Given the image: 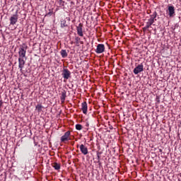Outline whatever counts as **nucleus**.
<instances>
[{
  "mask_svg": "<svg viewBox=\"0 0 181 181\" xmlns=\"http://www.w3.org/2000/svg\"><path fill=\"white\" fill-rule=\"evenodd\" d=\"M28 47L21 46L18 49V69H20V72L23 71V67H25V64L26 63V49Z\"/></svg>",
  "mask_w": 181,
  "mask_h": 181,
  "instance_id": "f257e3e1",
  "label": "nucleus"
},
{
  "mask_svg": "<svg viewBox=\"0 0 181 181\" xmlns=\"http://www.w3.org/2000/svg\"><path fill=\"white\" fill-rule=\"evenodd\" d=\"M158 16V13L156 11L153 12L152 14L150 15V18L146 23V25L143 28V30L145 32L148 30L149 28H151V25L155 23V21H156V17Z\"/></svg>",
  "mask_w": 181,
  "mask_h": 181,
  "instance_id": "f03ea898",
  "label": "nucleus"
},
{
  "mask_svg": "<svg viewBox=\"0 0 181 181\" xmlns=\"http://www.w3.org/2000/svg\"><path fill=\"white\" fill-rule=\"evenodd\" d=\"M158 16V13L156 11L153 12L152 14L150 15V18L146 23V25L143 28V30L145 32L148 30L149 28H151V25L155 23V21H156V17Z\"/></svg>",
  "mask_w": 181,
  "mask_h": 181,
  "instance_id": "7ed1b4c3",
  "label": "nucleus"
},
{
  "mask_svg": "<svg viewBox=\"0 0 181 181\" xmlns=\"http://www.w3.org/2000/svg\"><path fill=\"white\" fill-rule=\"evenodd\" d=\"M62 77L65 80H69L70 77H71V72H70L67 69H64L62 71Z\"/></svg>",
  "mask_w": 181,
  "mask_h": 181,
  "instance_id": "20e7f679",
  "label": "nucleus"
},
{
  "mask_svg": "<svg viewBox=\"0 0 181 181\" xmlns=\"http://www.w3.org/2000/svg\"><path fill=\"white\" fill-rule=\"evenodd\" d=\"M105 50V46L104 45V44H98L97 45L95 52L98 54H101V53H104Z\"/></svg>",
  "mask_w": 181,
  "mask_h": 181,
  "instance_id": "39448f33",
  "label": "nucleus"
},
{
  "mask_svg": "<svg viewBox=\"0 0 181 181\" xmlns=\"http://www.w3.org/2000/svg\"><path fill=\"white\" fill-rule=\"evenodd\" d=\"M144 71V64H141L137 65L133 70V73L135 74H139V73H142Z\"/></svg>",
  "mask_w": 181,
  "mask_h": 181,
  "instance_id": "423d86ee",
  "label": "nucleus"
},
{
  "mask_svg": "<svg viewBox=\"0 0 181 181\" xmlns=\"http://www.w3.org/2000/svg\"><path fill=\"white\" fill-rule=\"evenodd\" d=\"M167 12H168L170 18H173L176 15L175 13V6H168Z\"/></svg>",
  "mask_w": 181,
  "mask_h": 181,
  "instance_id": "0eeeda50",
  "label": "nucleus"
},
{
  "mask_svg": "<svg viewBox=\"0 0 181 181\" xmlns=\"http://www.w3.org/2000/svg\"><path fill=\"white\" fill-rule=\"evenodd\" d=\"M18 22V11L10 18V25H16Z\"/></svg>",
  "mask_w": 181,
  "mask_h": 181,
  "instance_id": "6e6552de",
  "label": "nucleus"
},
{
  "mask_svg": "<svg viewBox=\"0 0 181 181\" xmlns=\"http://www.w3.org/2000/svg\"><path fill=\"white\" fill-rule=\"evenodd\" d=\"M76 30L78 36L83 37L84 34L83 33V24L79 23L78 26L76 27Z\"/></svg>",
  "mask_w": 181,
  "mask_h": 181,
  "instance_id": "1a4fd4ad",
  "label": "nucleus"
},
{
  "mask_svg": "<svg viewBox=\"0 0 181 181\" xmlns=\"http://www.w3.org/2000/svg\"><path fill=\"white\" fill-rule=\"evenodd\" d=\"M79 149L83 155H87L88 153V148L84 144H81L79 146Z\"/></svg>",
  "mask_w": 181,
  "mask_h": 181,
  "instance_id": "9d476101",
  "label": "nucleus"
},
{
  "mask_svg": "<svg viewBox=\"0 0 181 181\" xmlns=\"http://www.w3.org/2000/svg\"><path fill=\"white\" fill-rule=\"evenodd\" d=\"M70 136V132L68 131L65 132L64 135L61 137V142H66V141H69V137Z\"/></svg>",
  "mask_w": 181,
  "mask_h": 181,
  "instance_id": "9b49d317",
  "label": "nucleus"
},
{
  "mask_svg": "<svg viewBox=\"0 0 181 181\" xmlns=\"http://www.w3.org/2000/svg\"><path fill=\"white\" fill-rule=\"evenodd\" d=\"M66 97H67L66 92L65 90H63L61 93V97H60V100L62 103H64V101H66Z\"/></svg>",
  "mask_w": 181,
  "mask_h": 181,
  "instance_id": "f8f14e48",
  "label": "nucleus"
},
{
  "mask_svg": "<svg viewBox=\"0 0 181 181\" xmlns=\"http://www.w3.org/2000/svg\"><path fill=\"white\" fill-rule=\"evenodd\" d=\"M81 110L83 114H87V110H88L87 102H83L81 103Z\"/></svg>",
  "mask_w": 181,
  "mask_h": 181,
  "instance_id": "ddd939ff",
  "label": "nucleus"
},
{
  "mask_svg": "<svg viewBox=\"0 0 181 181\" xmlns=\"http://www.w3.org/2000/svg\"><path fill=\"white\" fill-rule=\"evenodd\" d=\"M101 158V152H97V160L95 161V163H98L99 166H101V161H100V159Z\"/></svg>",
  "mask_w": 181,
  "mask_h": 181,
  "instance_id": "4468645a",
  "label": "nucleus"
},
{
  "mask_svg": "<svg viewBox=\"0 0 181 181\" xmlns=\"http://www.w3.org/2000/svg\"><path fill=\"white\" fill-rule=\"evenodd\" d=\"M61 28L63 29L64 28H67L69 25L67 24V21L66 20H61Z\"/></svg>",
  "mask_w": 181,
  "mask_h": 181,
  "instance_id": "2eb2a0df",
  "label": "nucleus"
},
{
  "mask_svg": "<svg viewBox=\"0 0 181 181\" xmlns=\"http://www.w3.org/2000/svg\"><path fill=\"white\" fill-rule=\"evenodd\" d=\"M61 56L62 57H63V59L67 57L68 56L67 51L66 49L61 50Z\"/></svg>",
  "mask_w": 181,
  "mask_h": 181,
  "instance_id": "dca6fc26",
  "label": "nucleus"
},
{
  "mask_svg": "<svg viewBox=\"0 0 181 181\" xmlns=\"http://www.w3.org/2000/svg\"><path fill=\"white\" fill-rule=\"evenodd\" d=\"M36 110H37L38 112H42V108H43V106L40 104H38L35 107Z\"/></svg>",
  "mask_w": 181,
  "mask_h": 181,
  "instance_id": "f3484780",
  "label": "nucleus"
},
{
  "mask_svg": "<svg viewBox=\"0 0 181 181\" xmlns=\"http://www.w3.org/2000/svg\"><path fill=\"white\" fill-rule=\"evenodd\" d=\"M76 129H77V131H81L83 129V126L80 124H76Z\"/></svg>",
  "mask_w": 181,
  "mask_h": 181,
  "instance_id": "a211bd4d",
  "label": "nucleus"
},
{
  "mask_svg": "<svg viewBox=\"0 0 181 181\" xmlns=\"http://www.w3.org/2000/svg\"><path fill=\"white\" fill-rule=\"evenodd\" d=\"M53 167L55 169V170H59L60 169V164L55 163Z\"/></svg>",
  "mask_w": 181,
  "mask_h": 181,
  "instance_id": "6ab92c4d",
  "label": "nucleus"
},
{
  "mask_svg": "<svg viewBox=\"0 0 181 181\" xmlns=\"http://www.w3.org/2000/svg\"><path fill=\"white\" fill-rule=\"evenodd\" d=\"M59 5L60 6H64V1L59 0Z\"/></svg>",
  "mask_w": 181,
  "mask_h": 181,
  "instance_id": "aec40b11",
  "label": "nucleus"
},
{
  "mask_svg": "<svg viewBox=\"0 0 181 181\" xmlns=\"http://www.w3.org/2000/svg\"><path fill=\"white\" fill-rule=\"evenodd\" d=\"M3 104H4V102H2V100H0V108H1V107H2Z\"/></svg>",
  "mask_w": 181,
  "mask_h": 181,
  "instance_id": "412c9836",
  "label": "nucleus"
},
{
  "mask_svg": "<svg viewBox=\"0 0 181 181\" xmlns=\"http://www.w3.org/2000/svg\"><path fill=\"white\" fill-rule=\"evenodd\" d=\"M156 100H157V103H160V100H159V98L157 97Z\"/></svg>",
  "mask_w": 181,
  "mask_h": 181,
  "instance_id": "4be33fe9",
  "label": "nucleus"
},
{
  "mask_svg": "<svg viewBox=\"0 0 181 181\" xmlns=\"http://www.w3.org/2000/svg\"><path fill=\"white\" fill-rule=\"evenodd\" d=\"M66 20H68V21L70 22V18L69 17H66Z\"/></svg>",
  "mask_w": 181,
  "mask_h": 181,
  "instance_id": "5701e85b",
  "label": "nucleus"
},
{
  "mask_svg": "<svg viewBox=\"0 0 181 181\" xmlns=\"http://www.w3.org/2000/svg\"><path fill=\"white\" fill-rule=\"evenodd\" d=\"M86 127H88V123L86 124Z\"/></svg>",
  "mask_w": 181,
  "mask_h": 181,
  "instance_id": "b1692460",
  "label": "nucleus"
}]
</instances>
